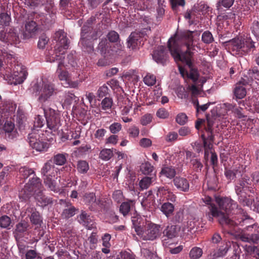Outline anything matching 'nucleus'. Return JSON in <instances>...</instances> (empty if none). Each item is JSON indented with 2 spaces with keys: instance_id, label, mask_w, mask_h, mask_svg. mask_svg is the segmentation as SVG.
Instances as JSON below:
<instances>
[{
  "instance_id": "nucleus-23",
  "label": "nucleus",
  "mask_w": 259,
  "mask_h": 259,
  "mask_svg": "<svg viewBox=\"0 0 259 259\" xmlns=\"http://www.w3.org/2000/svg\"><path fill=\"white\" fill-rule=\"evenodd\" d=\"M153 59L158 64L163 65L167 58L166 49L164 46H159L155 50L152 54Z\"/></svg>"
},
{
  "instance_id": "nucleus-1",
  "label": "nucleus",
  "mask_w": 259,
  "mask_h": 259,
  "mask_svg": "<svg viewBox=\"0 0 259 259\" xmlns=\"http://www.w3.org/2000/svg\"><path fill=\"white\" fill-rule=\"evenodd\" d=\"M195 31H184L171 37L168 41V50L176 62L181 61L186 64V68L179 66L180 74L184 78L197 80L199 74L194 66L192 60L191 48L193 42V34Z\"/></svg>"
},
{
  "instance_id": "nucleus-2",
  "label": "nucleus",
  "mask_w": 259,
  "mask_h": 259,
  "mask_svg": "<svg viewBox=\"0 0 259 259\" xmlns=\"http://www.w3.org/2000/svg\"><path fill=\"white\" fill-rule=\"evenodd\" d=\"M54 39L56 42L54 52L52 54L49 53L46 55V61L49 62L58 61L56 72L59 80L64 81L62 83L66 88H76L78 85V83L71 81L68 72L63 70V67L66 66L64 61V55L69 48V44L66 33L63 30H60L55 33Z\"/></svg>"
},
{
  "instance_id": "nucleus-60",
  "label": "nucleus",
  "mask_w": 259,
  "mask_h": 259,
  "mask_svg": "<svg viewBox=\"0 0 259 259\" xmlns=\"http://www.w3.org/2000/svg\"><path fill=\"white\" fill-rule=\"evenodd\" d=\"M188 117L185 113H181L177 115L176 120L180 125H184L187 122Z\"/></svg>"
},
{
  "instance_id": "nucleus-50",
  "label": "nucleus",
  "mask_w": 259,
  "mask_h": 259,
  "mask_svg": "<svg viewBox=\"0 0 259 259\" xmlns=\"http://www.w3.org/2000/svg\"><path fill=\"white\" fill-rule=\"evenodd\" d=\"M161 174L164 175L167 178L171 179L176 175V170L171 166H166L163 167L161 171Z\"/></svg>"
},
{
  "instance_id": "nucleus-6",
  "label": "nucleus",
  "mask_w": 259,
  "mask_h": 259,
  "mask_svg": "<svg viewBox=\"0 0 259 259\" xmlns=\"http://www.w3.org/2000/svg\"><path fill=\"white\" fill-rule=\"evenodd\" d=\"M30 91L35 96H38L37 101L44 104L56 94L57 89L54 83L41 78L32 82Z\"/></svg>"
},
{
  "instance_id": "nucleus-13",
  "label": "nucleus",
  "mask_w": 259,
  "mask_h": 259,
  "mask_svg": "<svg viewBox=\"0 0 259 259\" xmlns=\"http://www.w3.org/2000/svg\"><path fill=\"white\" fill-rule=\"evenodd\" d=\"M203 202L207 206L209 209L210 214L209 215L208 220L210 221L213 220V217L218 218L219 222L221 225L230 224V221L225 216V215L221 211L218 210V208L214 204L213 200L209 196H205L202 199Z\"/></svg>"
},
{
  "instance_id": "nucleus-53",
  "label": "nucleus",
  "mask_w": 259,
  "mask_h": 259,
  "mask_svg": "<svg viewBox=\"0 0 259 259\" xmlns=\"http://www.w3.org/2000/svg\"><path fill=\"white\" fill-rule=\"evenodd\" d=\"M110 90L106 84H104L98 89L97 95L99 98H103L108 94Z\"/></svg>"
},
{
  "instance_id": "nucleus-56",
  "label": "nucleus",
  "mask_w": 259,
  "mask_h": 259,
  "mask_svg": "<svg viewBox=\"0 0 259 259\" xmlns=\"http://www.w3.org/2000/svg\"><path fill=\"white\" fill-rule=\"evenodd\" d=\"M201 39L205 44H210L213 41L212 35L209 31H205L202 33Z\"/></svg>"
},
{
  "instance_id": "nucleus-14",
  "label": "nucleus",
  "mask_w": 259,
  "mask_h": 259,
  "mask_svg": "<svg viewBox=\"0 0 259 259\" xmlns=\"http://www.w3.org/2000/svg\"><path fill=\"white\" fill-rule=\"evenodd\" d=\"M252 221L247 222L246 223H242L241 225L243 226L246 225L245 229L248 232H252L251 234H245L244 233L241 235L240 238L241 240L244 242H247L249 243H257L259 241V229L258 226L257 224H253L249 225L253 222L252 219H250Z\"/></svg>"
},
{
  "instance_id": "nucleus-38",
  "label": "nucleus",
  "mask_w": 259,
  "mask_h": 259,
  "mask_svg": "<svg viewBox=\"0 0 259 259\" xmlns=\"http://www.w3.org/2000/svg\"><path fill=\"white\" fill-rule=\"evenodd\" d=\"M153 179V178L149 177H145L141 179L139 183L140 190L142 191L148 189L151 185Z\"/></svg>"
},
{
  "instance_id": "nucleus-58",
  "label": "nucleus",
  "mask_w": 259,
  "mask_h": 259,
  "mask_svg": "<svg viewBox=\"0 0 259 259\" xmlns=\"http://www.w3.org/2000/svg\"><path fill=\"white\" fill-rule=\"evenodd\" d=\"M11 223L10 218L7 215H3L0 218V227L3 228H9Z\"/></svg>"
},
{
  "instance_id": "nucleus-49",
  "label": "nucleus",
  "mask_w": 259,
  "mask_h": 259,
  "mask_svg": "<svg viewBox=\"0 0 259 259\" xmlns=\"http://www.w3.org/2000/svg\"><path fill=\"white\" fill-rule=\"evenodd\" d=\"M11 17L6 13L0 14V27H5L9 26L11 22Z\"/></svg>"
},
{
  "instance_id": "nucleus-37",
  "label": "nucleus",
  "mask_w": 259,
  "mask_h": 259,
  "mask_svg": "<svg viewBox=\"0 0 259 259\" xmlns=\"http://www.w3.org/2000/svg\"><path fill=\"white\" fill-rule=\"evenodd\" d=\"M135 204V202L134 200H130L128 201L124 202L121 203L120 206L119 210L120 212L124 215H126L132 206H133Z\"/></svg>"
},
{
  "instance_id": "nucleus-33",
  "label": "nucleus",
  "mask_w": 259,
  "mask_h": 259,
  "mask_svg": "<svg viewBox=\"0 0 259 259\" xmlns=\"http://www.w3.org/2000/svg\"><path fill=\"white\" fill-rule=\"evenodd\" d=\"M67 157V153H58L55 155L51 160L54 164L62 166L65 164Z\"/></svg>"
},
{
  "instance_id": "nucleus-9",
  "label": "nucleus",
  "mask_w": 259,
  "mask_h": 259,
  "mask_svg": "<svg viewBox=\"0 0 259 259\" xmlns=\"http://www.w3.org/2000/svg\"><path fill=\"white\" fill-rule=\"evenodd\" d=\"M227 46L236 54L244 55L254 47L253 42L249 37L235 38L227 42Z\"/></svg>"
},
{
  "instance_id": "nucleus-62",
  "label": "nucleus",
  "mask_w": 259,
  "mask_h": 259,
  "mask_svg": "<svg viewBox=\"0 0 259 259\" xmlns=\"http://www.w3.org/2000/svg\"><path fill=\"white\" fill-rule=\"evenodd\" d=\"M45 124V120L42 118V117L40 115H37L35 118V120L34 121V128L36 129V128H40L43 126Z\"/></svg>"
},
{
  "instance_id": "nucleus-21",
  "label": "nucleus",
  "mask_w": 259,
  "mask_h": 259,
  "mask_svg": "<svg viewBox=\"0 0 259 259\" xmlns=\"http://www.w3.org/2000/svg\"><path fill=\"white\" fill-rule=\"evenodd\" d=\"M239 106H243L245 108L251 111L259 113V99L255 97L249 98L245 102L239 101L238 102Z\"/></svg>"
},
{
  "instance_id": "nucleus-52",
  "label": "nucleus",
  "mask_w": 259,
  "mask_h": 259,
  "mask_svg": "<svg viewBox=\"0 0 259 259\" xmlns=\"http://www.w3.org/2000/svg\"><path fill=\"white\" fill-rule=\"evenodd\" d=\"M140 170L144 175H149L153 170V166L149 162H145L141 164Z\"/></svg>"
},
{
  "instance_id": "nucleus-22",
  "label": "nucleus",
  "mask_w": 259,
  "mask_h": 259,
  "mask_svg": "<svg viewBox=\"0 0 259 259\" xmlns=\"http://www.w3.org/2000/svg\"><path fill=\"white\" fill-rule=\"evenodd\" d=\"M202 219L194 215H190L188 218V221L186 225L182 227L183 232H185L187 230L188 231H191L193 230H197L199 228V225L201 224Z\"/></svg>"
},
{
  "instance_id": "nucleus-40",
  "label": "nucleus",
  "mask_w": 259,
  "mask_h": 259,
  "mask_svg": "<svg viewBox=\"0 0 259 259\" xmlns=\"http://www.w3.org/2000/svg\"><path fill=\"white\" fill-rule=\"evenodd\" d=\"M98 242V237L96 233H92L85 242V245L89 246L92 250L96 248Z\"/></svg>"
},
{
  "instance_id": "nucleus-27",
  "label": "nucleus",
  "mask_w": 259,
  "mask_h": 259,
  "mask_svg": "<svg viewBox=\"0 0 259 259\" xmlns=\"http://www.w3.org/2000/svg\"><path fill=\"white\" fill-rule=\"evenodd\" d=\"M181 229L176 225L168 226L163 231V239H167V241L170 242L171 239L178 235V230Z\"/></svg>"
},
{
  "instance_id": "nucleus-28",
  "label": "nucleus",
  "mask_w": 259,
  "mask_h": 259,
  "mask_svg": "<svg viewBox=\"0 0 259 259\" xmlns=\"http://www.w3.org/2000/svg\"><path fill=\"white\" fill-rule=\"evenodd\" d=\"M15 125L12 122H7L4 126V130L6 133V137L9 140L16 139L18 135L17 132L14 130Z\"/></svg>"
},
{
  "instance_id": "nucleus-55",
  "label": "nucleus",
  "mask_w": 259,
  "mask_h": 259,
  "mask_svg": "<svg viewBox=\"0 0 259 259\" xmlns=\"http://www.w3.org/2000/svg\"><path fill=\"white\" fill-rule=\"evenodd\" d=\"M176 93L177 96L181 99H186L188 97V94L185 88L182 86H179L176 90Z\"/></svg>"
},
{
  "instance_id": "nucleus-24",
  "label": "nucleus",
  "mask_w": 259,
  "mask_h": 259,
  "mask_svg": "<svg viewBox=\"0 0 259 259\" xmlns=\"http://www.w3.org/2000/svg\"><path fill=\"white\" fill-rule=\"evenodd\" d=\"M60 204L65 208L63 210L62 215L65 218H69L75 214L76 209L72 205L68 200L60 199Z\"/></svg>"
},
{
  "instance_id": "nucleus-48",
  "label": "nucleus",
  "mask_w": 259,
  "mask_h": 259,
  "mask_svg": "<svg viewBox=\"0 0 259 259\" xmlns=\"http://www.w3.org/2000/svg\"><path fill=\"white\" fill-rule=\"evenodd\" d=\"M77 169L81 174L87 173L89 169L88 163L85 160H80L77 164Z\"/></svg>"
},
{
  "instance_id": "nucleus-25",
  "label": "nucleus",
  "mask_w": 259,
  "mask_h": 259,
  "mask_svg": "<svg viewBox=\"0 0 259 259\" xmlns=\"http://www.w3.org/2000/svg\"><path fill=\"white\" fill-rule=\"evenodd\" d=\"M38 29L37 25L34 21H27L25 25V31L23 34L24 39H28L34 36Z\"/></svg>"
},
{
  "instance_id": "nucleus-39",
  "label": "nucleus",
  "mask_w": 259,
  "mask_h": 259,
  "mask_svg": "<svg viewBox=\"0 0 259 259\" xmlns=\"http://www.w3.org/2000/svg\"><path fill=\"white\" fill-rule=\"evenodd\" d=\"M112 105V99L109 97H105L101 103V109L104 110L105 112L109 113V111L111 110Z\"/></svg>"
},
{
  "instance_id": "nucleus-64",
  "label": "nucleus",
  "mask_w": 259,
  "mask_h": 259,
  "mask_svg": "<svg viewBox=\"0 0 259 259\" xmlns=\"http://www.w3.org/2000/svg\"><path fill=\"white\" fill-rule=\"evenodd\" d=\"M249 77L252 79L259 80V70L257 68L254 67L248 71Z\"/></svg>"
},
{
  "instance_id": "nucleus-30",
  "label": "nucleus",
  "mask_w": 259,
  "mask_h": 259,
  "mask_svg": "<svg viewBox=\"0 0 259 259\" xmlns=\"http://www.w3.org/2000/svg\"><path fill=\"white\" fill-rule=\"evenodd\" d=\"M78 222L80 224L86 227L88 229L93 228L92 222L90 215H88L85 211H82L81 213L78 217Z\"/></svg>"
},
{
  "instance_id": "nucleus-3",
  "label": "nucleus",
  "mask_w": 259,
  "mask_h": 259,
  "mask_svg": "<svg viewBox=\"0 0 259 259\" xmlns=\"http://www.w3.org/2000/svg\"><path fill=\"white\" fill-rule=\"evenodd\" d=\"M215 201L219 207L218 210L222 212L230 221V224H223L222 226L232 228L242 225V223L244 224L252 221L243 209L238 208L237 203L230 198L217 197Z\"/></svg>"
},
{
  "instance_id": "nucleus-5",
  "label": "nucleus",
  "mask_w": 259,
  "mask_h": 259,
  "mask_svg": "<svg viewBox=\"0 0 259 259\" xmlns=\"http://www.w3.org/2000/svg\"><path fill=\"white\" fill-rule=\"evenodd\" d=\"M13 55L7 54L5 62L8 67L5 72L2 73L4 78L10 84L17 85L21 84L26 79L28 75L26 67L18 62Z\"/></svg>"
},
{
  "instance_id": "nucleus-34",
  "label": "nucleus",
  "mask_w": 259,
  "mask_h": 259,
  "mask_svg": "<svg viewBox=\"0 0 259 259\" xmlns=\"http://www.w3.org/2000/svg\"><path fill=\"white\" fill-rule=\"evenodd\" d=\"M163 245L167 248V250L171 254H178L180 253L183 249L182 245H179L176 247H172L170 246L172 244L171 242L167 241V239H163L162 240Z\"/></svg>"
},
{
  "instance_id": "nucleus-15",
  "label": "nucleus",
  "mask_w": 259,
  "mask_h": 259,
  "mask_svg": "<svg viewBox=\"0 0 259 259\" xmlns=\"http://www.w3.org/2000/svg\"><path fill=\"white\" fill-rule=\"evenodd\" d=\"M117 104L120 108L122 121L125 123L131 122L132 118L127 115L132 107L133 103L126 97L121 96L118 98Z\"/></svg>"
},
{
  "instance_id": "nucleus-26",
  "label": "nucleus",
  "mask_w": 259,
  "mask_h": 259,
  "mask_svg": "<svg viewBox=\"0 0 259 259\" xmlns=\"http://www.w3.org/2000/svg\"><path fill=\"white\" fill-rule=\"evenodd\" d=\"M174 184L176 187L180 191L186 192L189 190V183L186 178L176 177L174 179Z\"/></svg>"
},
{
  "instance_id": "nucleus-47",
  "label": "nucleus",
  "mask_w": 259,
  "mask_h": 259,
  "mask_svg": "<svg viewBox=\"0 0 259 259\" xmlns=\"http://www.w3.org/2000/svg\"><path fill=\"white\" fill-rule=\"evenodd\" d=\"M250 29L257 40H259V22L254 20L251 23Z\"/></svg>"
},
{
  "instance_id": "nucleus-20",
  "label": "nucleus",
  "mask_w": 259,
  "mask_h": 259,
  "mask_svg": "<svg viewBox=\"0 0 259 259\" xmlns=\"http://www.w3.org/2000/svg\"><path fill=\"white\" fill-rule=\"evenodd\" d=\"M91 30V28L88 25H84L81 28V38L79 44L82 47L84 51H89L93 50V46L88 39H87L88 33Z\"/></svg>"
},
{
  "instance_id": "nucleus-36",
  "label": "nucleus",
  "mask_w": 259,
  "mask_h": 259,
  "mask_svg": "<svg viewBox=\"0 0 259 259\" xmlns=\"http://www.w3.org/2000/svg\"><path fill=\"white\" fill-rule=\"evenodd\" d=\"M3 110L7 112H12L16 108V104L11 100L5 99L2 101Z\"/></svg>"
},
{
  "instance_id": "nucleus-32",
  "label": "nucleus",
  "mask_w": 259,
  "mask_h": 259,
  "mask_svg": "<svg viewBox=\"0 0 259 259\" xmlns=\"http://www.w3.org/2000/svg\"><path fill=\"white\" fill-rule=\"evenodd\" d=\"M160 209L167 218H169L173 213L175 206L170 202H164L161 204Z\"/></svg>"
},
{
  "instance_id": "nucleus-41",
  "label": "nucleus",
  "mask_w": 259,
  "mask_h": 259,
  "mask_svg": "<svg viewBox=\"0 0 259 259\" xmlns=\"http://www.w3.org/2000/svg\"><path fill=\"white\" fill-rule=\"evenodd\" d=\"M113 156V149H103L100 151L99 154L100 158L104 161L110 160Z\"/></svg>"
},
{
  "instance_id": "nucleus-8",
  "label": "nucleus",
  "mask_w": 259,
  "mask_h": 259,
  "mask_svg": "<svg viewBox=\"0 0 259 259\" xmlns=\"http://www.w3.org/2000/svg\"><path fill=\"white\" fill-rule=\"evenodd\" d=\"M213 125V121L211 119L208 118L206 120L198 119L195 123V127L197 130H199L200 127H204L206 132L207 133L206 138H205L204 134H202L201 135L203 142L204 157L205 159H208L209 152H210V151H213L212 149L213 140L212 133Z\"/></svg>"
},
{
  "instance_id": "nucleus-43",
  "label": "nucleus",
  "mask_w": 259,
  "mask_h": 259,
  "mask_svg": "<svg viewBox=\"0 0 259 259\" xmlns=\"http://www.w3.org/2000/svg\"><path fill=\"white\" fill-rule=\"evenodd\" d=\"M30 220L32 224L37 227L40 226L42 222V218L37 211H34L31 213Z\"/></svg>"
},
{
  "instance_id": "nucleus-12",
  "label": "nucleus",
  "mask_w": 259,
  "mask_h": 259,
  "mask_svg": "<svg viewBox=\"0 0 259 259\" xmlns=\"http://www.w3.org/2000/svg\"><path fill=\"white\" fill-rule=\"evenodd\" d=\"M48 128L51 133L57 132L61 126L60 115L55 110L50 107H43Z\"/></svg>"
},
{
  "instance_id": "nucleus-59",
  "label": "nucleus",
  "mask_w": 259,
  "mask_h": 259,
  "mask_svg": "<svg viewBox=\"0 0 259 259\" xmlns=\"http://www.w3.org/2000/svg\"><path fill=\"white\" fill-rule=\"evenodd\" d=\"M191 165L193 166L194 169L196 171H201L203 167V165L201 163L199 159H193L191 160Z\"/></svg>"
},
{
  "instance_id": "nucleus-57",
  "label": "nucleus",
  "mask_w": 259,
  "mask_h": 259,
  "mask_svg": "<svg viewBox=\"0 0 259 259\" xmlns=\"http://www.w3.org/2000/svg\"><path fill=\"white\" fill-rule=\"evenodd\" d=\"M127 133L130 137L137 138L140 133L139 128L135 125H132L128 129Z\"/></svg>"
},
{
  "instance_id": "nucleus-11",
  "label": "nucleus",
  "mask_w": 259,
  "mask_h": 259,
  "mask_svg": "<svg viewBox=\"0 0 259 259\" xmlns=\"http://www.w3.org/2000/svg\"><path fill=\"white\" fill-rule=\"evenodd\" d=\"M41 187L40 180L38 178L33 177L19 192V199L22 201H27L35 193L41 191Z\"/></svg>"
},
{
  "instance_id": "nucleus-63",
  "label": "nucleus",
  "mask_w": 259,
  "mask_h": 259,
  "mask_svg": "<svg viewBox=\"0 0 259 259\" xmlns=\"http://www.w3.org/2000/svg\"><path fill=\"white\" fill-rule=\"evenodd\" d=\"M184 218V213L182 210H179L177 211L175 215L172 219V222L174 223H181Z\"/></svg>"
},
{
  "instance_id": "nucleus-31",
  "label": "nucleus",
  "mask_w": 259,
  "mask_h": 259,
  "mask_svg": "<svg viewBox=\"0 0 259 259\" xmlns=\"http://www.w3.org/2000/svg\"><path fill=\"white\" fill-rule=\"evenodd\" d=\"M234 97L233 98L236 101L243 99L246 95V90L245 88L241 84L236 85L233 91Z\"/></svg>"
},
{
  "instance_id": "nucleus-54",
  "label": "nucleus",
  "mask_w": 259,
  "mask_h": 259,
  "mask_svg": "<svg viewBox=\"0 0 259 259\" xmlns=\"http://www.w3.org/2000/svg\"><path fill=\"white\" fill-rule=\"evenodd\" d=\"M29 224L25 221H22L16 225V233H21L27 231Z\"/></svg>"
},
{
  "instance_id": "nucleus-29",
  "label": "nucleus",
  "mask_w": 259,
  "mask_h": 259,
  "mask_svg": "<svg viewBox=\"0 0 259 259\" xmlns=\"http://www.w3.org/2000/svg\"><path fill=\"white\" fill-rule=\"evenodd\" d=\"M35 199L38 205L42 207L53 203L52 198L44 195L41 191H39L37 193Z\"/></svg>"
},
{
  "instance_id": "nucleus-17",
  "label": "nucleus",
  "mask_w": 259,
  "mask_h": 259,
  "mask_svg": "<svg viewBox=\"0 0 259 259\" xmlns=\"http://www.w3.org/2000/svg\"><path fill=\"white\" fill-rule=\"evenodd\" d=\"M150 31V28H146L142 30L140 32H132L127 40V47L133 50L136 49L140 45L141 37L147 35Z\"/></svg>"
},
{
  "instance_id": "nucleus-51",
  "label": "nucleus",
  "mask_w": 259,
  "mask_h": 259,
  "mask_svg": "<svg viewBox=\"0 0 259 259\" xmlns=\"http://www.w3.org/2000/svg\"><path fill=\"white\" fill-rule=\"evenodd\" d=\"M141 253L146 259H161L156 253L146 248H142Z\"/></svg>"
},
{
  "instance_id": "nucleus-42",
  "label": "nucleus",
  "mask_w": 259,
  "mask_h": 259,
  "mask_svg": "<svg viewBox=\"0 0 259 259\" xmlns=\"http://www.w3.org/2000/svg\"><path fill=\"white\" fill-rule=\"evenodd\" d=\"M57 168L55 165L53 163L51 160L47 161L42 166L41 172L42 175L48 174L49 172L54 170Z\"/></svg>"
},
{
  "instance_id": "nucleus-16",
  "label": "nucleus",
  "mask_w": 259,
  "mask_h": 259,
  "mask_svg": "<svg viewBox=\"0 0 259 259\" xmlns=\"http://www.w3.org/2000/svg\"><path fill=\"white\" fill-rule=\"evenodd\" d=\"M20 34L19 28H11L7 32L2 30L0 31V40L10 44H17L20 42Z\"/></svg>"
},
{
  "instance_id": "nucleus-4",
  "label": "nucleus",
  "mask_w": 259,
  "mask_h": 259,
  "mask_svg": "<svg viewBox=\"0 0 259 259\" xmlns=\"http://www.w3.org/2000/svg\"><path fill=\"white\" fill-rule=\"evenodd\" d=\"M259 183V171H255L248 176H244L235 186L238 200L244 206H250L253 201L254 185Z\"/></svg>"
},
{
  "instance_id": "nucleus-18",
  "label": "nucleus",
  "mask_w": 259,
  "mask_h": 259,
  "mask_svg": "<svg viewBox=\"0 0 259 259\" xmlns=\"http://www.w3.org/2000/svg\"><path fill=\"white\" fill-rule=\"evenodd\" d=\"M59 171L58 168L43 175L44 183L46 186L51 191L57 192L58 188L56 185V180L58 178V173Z\"/></svg>"
},
{
  "instance_id": "nucleus-61",
  "label": "nucleus",
  "mask_w": 259,
  "mask_h": 259,
  "mask_svg": "<svg viewBox=\"0 0 259 259\" xmlns=\"http://www.w3.org/2000/svg\"><path fill=\"white\" fill-rule=\"evenodd\" d=\"M121 124L118 122H114L109 127L110 132L113 134L118 133L121 130Z\"/></svg>"
},
{
  "instance_id": "nucleus-10",
  "label": "nucleus",
  "mask_w": 259,
  "mask_h": 259,
  "mask_svg": "<svg viewBox=\"0 0 259 259\" xmlns=\"http://www.w3.org/2000/svg\"><path fill=\"white\" fill-rule=\"evenodd\" d=\"M41 135H44L41 131L33 129L31 133L28 134L27 141L30 146L36 151L46 152L49 148L50 145L44 141Z\"/></svg>"
},
{
  "instance_id": "nucleus-45",
  "label": "nucleus",
  "mask_w": 259,
  "mask_h": 259,
  "mask_svg": "<svg viewBox=\"0 0 259 259\" xmlns=\"http://www.w3.org/2000/svg\"><path fill=\"white\" fill-rule=\"evenodd\" d=\"M19 172L21 178L26 179L30 175L33 174L34 171L32 169L27 166H23L19 168Z\"/></svg>"
},
{
  "instance_id": "nucleus-44",
  "label": "nucleus",
  "mask_w": 259,
  "mask_h": 259,
  "mask_svg": "<svg viewBox=\"0 0 259 259\" xmlns=\"http://www.w3.org/2000/svg\"><path fill=\"white\" fill-rule=\"evenodd\" d=\"M202 253L203 251L201 248L198 247H194L189 252V257L191 259H199L202 256Z\"/></svg>"
},
{
  "instance_id": "nucleus-7",
  "label": "nucleus",
  "mask_w": 259,
  "mask_h": 259,
  "mask_svg": "<svg viewBox=\"0 0 259 259\" xmlns=\"http://www.w3.org/2000/svg\"><path fill=\"white\" fill-rule=\"evenodd\" d=\"M132 222L137 234L138 235H142L144 240H154L160 235V225L148 223L144 231L143 224H141V219L134 218Z\"/></svg>"
},
{
  "instance_id": "nucleus-35",
  "label": "nucleus",
  "mask_w": 259,
  "mask_h": 259,
  "mask_svg": "<svg viewBox=\"0 0 259 259\" xmlns=\"http://www.w3.org/2000/svg\"><path fill=\"white\" fill-rule=\"evenodd\" d=\"M228 250L229 247L228 245H226L224 247H220L218 250H214L210 253V259H215L219 257H222L226 255Z\"/></svg>"
},
{
  "instance_id": "nucleus-19",
  "label": "nucleus",
  "mask_w": 259,
  "mask_h": 259,
  "mask_svg": "<svg viewBox=\"0 0 259 259\" xmlns=\"http://www.w3.org/2000/svg\"><path fill=\"white\" fill-rule=\"evenodd\" d=\"M83 202L91 211L96 210L100 207L101 200L97 199L95 194L93 192L86 193L83 196Z\"/></svg>"
},
{
  "instance_id": "nucleus-46",
  "label": "nucleus",
  "mask_w": 259,
  "mask_h": 259,
  "mask_svg": "<svg viewBox=\"0 0 259 259\" xmlns=\"http://www.w3.org/2000/svg\"><path fill=\"white\" fill-rule=\"evenodd\" d=\"M143 81L146 85L149 87L153 86L156 82V78L154 75L148 73L144 76Z\"/></svg>"
}]
</instances>
